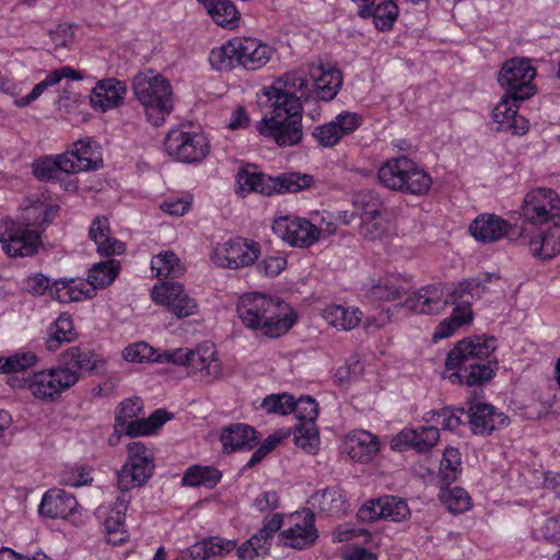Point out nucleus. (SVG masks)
<instances>
[{"instance_id": "1", "label": "nucleus", "mask_w": 560, "mask_h": 560, "mask_svg": "<svg viewBox=\"0 0 560 560\" xmlns=\"http://www.w3.org/2000/svg\"><path fill=\"white\" fill-rule=\"evenodd\" d=\"M494 277L499 278L494 273H485L463 280L446 296L443 284H428L407 298L405 306L416 313L430 315L442 312L447 305H455L450 318L460 327L472 320L471 300L481 299L488 290L487 283Z\"/></svg>"}, {"instance_id": "2", "label": "nucleus", "mask_w": 560, "mask_h": 560, "mask_svg": "<svg viewBox=\"0 0 560 560\" xmlns=\"http://www.w3.org/2000/svg\"><path fill=\"white\" fill-rule=\"evenodd\" d=\"M497 349V339L477 335L458 341L445 360L447 370H456L448 378L452 383L480 386L495 374L498 361L490 357Z\"/></svg>"}, {"instance_id": "3", "label": "nucleus", "mask_w": 560, "mask_h": 560, "mask_svg": "<svg viewBox=\"0 0 560 560\" xmlns=\"http://www.w3.org/2000/svg\"><path fill=\"white\" fill-rule=\"evenodd\" d=\"M59 207L35 201L24 207L18 220L0 222V243L11 257H30L42 245L40 234L56 218Z\"/></svg>"}, {"instance_id": "4", "label": "nucleus", "mask_w": 560, "mask_h": 560, "mask_svg": "<svg viewBox=\"0 0 560 560\" xmlns=\"http://www.w3.org/2000/svg\"><path fill=\"white\" fill-rule=\"evenodd\" d=\"M235 180L238 194L243 197L249 192H259L265 196L295 194L314 184V177L308 174L288 172L273 177L257 171V166L250 164L237 172Z\"/></svg>"}, {"instance_id": "5", "label": "nucleus", "mask_w": 560, "mask_h": 560, "mask_svg": "<svg viewBox=\"0 0 560 560\" xmlns=\"http://www.w3.org/2000/svg\"><path fill=\"white\" fill-rule=\"evenodd\" d=\"M132 92L144 107L148 120L154 126H161L174 108L170 81L154 70L136 74L132 79Z\"/></svg>"}, {"instance_id": "6", "label": "nucleus", "mask_w": 560, "mask_h": 560, "mask_svg": "<svg viewBox=\"0 0 560 560\" xmlns=\"http://www.w3.org/2000/svg\"><path fill=\"white\" fill-rule=\"evenodd\" d=\"M377 176L388 189L415 196L428 194L432 186L431 176L405 155L384 163L380 167Z\"/></svg>"}, {"instance_id": "7", "label": "nucleus", "mask_w": 560, "mask_h": 560, "mask_svg": "<svg viewBox=\"0 0 560 560\" xmlns=\"http://www.w3.org/2000/svg\"><path fill=\"white\" fill-rule=\"evenodd\" d=\"M141 415L143 404L139 397L122 400L115 412V433L118 438L121 434L130 438L153 434L171 418L165 409H156L148 418H139Z\"/></svg>"}, {"instance_id": "8", "label": "nucleus", "mask_w": 560, "mask_h": 560, "mask_svg": "<svg viewBox=\"0 0 560 560\" xmlns=\"http://www.w3.org/2000/svg\"><path fill=\"white\" fill-rule=\"evenodd\" d=\"M265 95L270 107H278V110L285 108L302 113V102H307L312 96L310 81L301 70L284 73L272 86L265 89Z\"/></svg>"}, {"instance_id": "9", "label": "nucleus", "mask_w": 560, "mask_h": 560, "mask_svg": "<svg viewBox=\"0 0 560 560\" xmlns=\"http://www.w3.org/2000/svg\"><path fill=\"white\" fill-rule=\"evenodd\" d=\"M153 452L142 442H131L127 445V460L117 471V486L121 493L142 487L154 471Z\"/></svg>"}, {"instance_id": "10", "label": "nucleus", "mask_w": 560, "mask_h": 560, "mask_svg": "<svg viewBox=\"0 0 560 560\" xmlns=\"http://www.w3.org/2000/svg\"><path fill=\"white\" fill-rule=\"evenodd\" d=\"M269 117H264L257 124L258 132L269 139H272L279 147H291L298 144L303 136L302 132V113L288 110L278 107H270Z\"/></svg>"}, {"instance_id": "11", "label": "nucleus", "mask_w": 560, "mask_h": 560, "mask_svg": "<svg viewBox=\"0 0 560 560\" xmlns=\"http://www.w3.org/2000/svg\"><path fill=\"white\" fill-rule=\"evenodd\" d=\"M535 77L536 69L528 59L512 58L501 67L498 82L506 94L514 95L515 101H525L536 93Z\"/></svg>"}, {"instance_id": "12", "label": "nucleus", "mask_w": 560, "mask_h": 560, "mask_svg": "<svg viewBox=\"0 0 560 560\" xmlns=\"http://www.w3.org/2000/svg\"><path fill=\"white\" fill-rule=\"evenodd\" d=\"M166 153L180 163L201 162L210 152V144L202 132L171 130L164 140Z\"/></svg>"}, {"instance_id": "13", "label": "nucleus", "mask_w": 560, "mask_h": 560, "mask_svg": "<svg viewBox=\"0 0 560 560\" xmlns=\"http://www.w3.org/2000/svg\"><path fill=\"white\" fill-rule=\"evenodd\" d=\"M79 378L78 372L69 368L39 371L28 380L27 388L38 399L55 400L63 390L73 386Z\"/></svg>"}, {"instance_id": "14", "label": "nucleus", "mask_w": 560, "mask_h": 560, "mask_svg": "<svg viewBox=\"0 0 560 560\" xmlns=\"http://www.w3.org/2000/svg\"><path fill=\"white\" fill-rule=\"evenodd\" d=\"M260 255V245L254 241L236 237L215 247L212 260L223 268L238 269L253 265Z\"/></svg>"}, {"instance_id": "15", "label": "nucleus", "mask_w": 560, "mask_h": 560, "mask_svg": "<svg viewBox=\"0 0 560 560\" xmlns=\"http://www.w3.org/2000/svg\"><path fill=\"white\" fill-rule=\"evenodd\" d=\"M560 211V197L550 188H537L528 192L522 205V215L533 224H544Z\"/></svg>"}, {"instance_id": "16", "label": "nucleus", "mask_w": 560, "mask_h": 560, "mask_svg": "<svg viewBox=\"0 0 560 560\" xmlns=\"http://www.w3.org/2000/svg\"><path fill=\"white\" fill-rule=\"evenodd\" d=\"M272 231L293 247L307 248L315 244L320 230L308 220L298 217H280L273 221Z\"/></svg>"}, {"instance_id": "17", "label": "nucleus", "mask_w": 560, "mask_h": 560, "mask_svg": "<svg viewBox=\"0 0 560 560\" xmlns=\"http://www.w3.org/2000/svg\"><path fill=\"white\" fill-rule=\"evenodd\" d=\"M151 295L156 304L166 306L168 312L177 318L188 317L197 313V302L188 296L184 285L178 282L164 281L160 285L155 284Z\"/></svg>"}, {"instance_id": "18", "label": "nucleus", "mask_w": 560, "mask_h": 560, "mask_svg": "<svg viewBox=\"0 0 560 560\" xmlns=\"http://www.w3.org/2000/svg\"><path fill=\"white\" fill-rule=\"evenodd\" d=\"M361 522H374L384 518L392 522H401L410 516L407 501L396 495H383L369 500L357 513Z\"/></svg>"}, {"instance_id": "19", "label": "nucleus", "mask_w": 560, "mask_h": 560, "mask_svg": "<svg viewBox=\"0 0 560 560\" xmlns=\"http://www.w3.org/2000/svg\"><path fill=\"white\" fill-rule=\"evenodd\" d=\"M362 125V117L354 112H341L334 120L315 127L313 138L324 148L335 147L343 137L353 133Z\"/></svg>"}, {"instance_id": "20", "label": "nucleus", "mask_w": 560, "mask_h": 560, "mask_svg": "<svg viewBox=\"0 0 560 560\" xmlns=\"http://www.w3.org/2000/svg\"><path fill=\"white\" fill-rule=\"evenodd\" d=\"M467 423L475 435L488 436L493 431L510 424V418L486 402H470L467 409Z\"/></svg>"}, {"instance_id": "21", "label": "nucleus", "mask_w": 560, "mask_h": 560, "mask_svg": "<svg viewBox=\"0 0 560 560\" xmlns=\"http://www.w3.org/2000/svg\"><path fill=\"white\" fill-rule=\"evenodd\" d=\"M290 521L292 526L279 534L280 542L299 550L311 547L318 537L314 513L311 511L304 515L295 513L290 516Z\"/></svg>"}, {"instance_id": "22", "label": "nucleus", "mask_w": 560, "mask_h": 560, "mask_svg": "<svg viewBox=\"0 0 560 560\" xmlns=\"http://www.w3.org/2000/svg\"><path fill=\"white\" fill-rule=\"evenodd\" d=\"M276 300L260 293H247L240 298L237 314L243 324L250 329H259L262 319L275 311Z\"/></svg>"}, {"instance_id": "23", "label": "nucleus", "mask_w": 560, "mask_h": 560, "mask_svg": "<svg viewBox=\"0 0 560 560\" xmlns=\"http://www.w3.org/2000/svg\"><path fill=\"white\" fill-rule=\"evenodd\" d=\"M308 72L317 97L326 102L334 100L342 85L341 71L319 59L310 66Z\"/></svg>"}, {"instance_id": "24", "label": "nucleus", "mask_w": 560, "mask_h": 560, "mask_svg": "<svg viewBox=\"0 0 560 560\" xmlns=\"http://www.w3.org/2000/svg\"><path fill=\"white\" fill-rule=\"evenodd\" d=\"M187 368L192 372H199L207 383H212L222 376L221 361L219 360L213 343H203L196 350L188 349Z\"/></svg>"}, {"instance_id": "25", "label": "nucleus", "mask_w": 560, "mask_h": 560, "mask_svg": "<svg viewBox=\"0 0 560 560\" xmlns=\"http://www.w3.org/2000/svg\"><path fill=\"white\" fill-rule=\"evenodd\" d=\"M238 66L255 71L265 67L273 52L267 44L253 37H236Z\"/></svg>"}, {"instance_id": "26", "label": "nucleus", "mask_w": 560, "mask_h": 560, "mask_svg": "<svg viewBox=\"0 0 560 560\" xmlns=\"http://www.w3.org/2000/svg\"><path fill=\"white\" fill-rule=\"evenodd\" d=\"M469 231L477 241L491 243L503 237H510L513 233V226L499 215L483 213L471 222Z\"/></svg>"}, {"instance_id": "27", "label": "nucleus", "mask_w": 560, "mask_h": 560, "mask_svg": "<svg viewBox=\"0 0 560 560\" xmlns=\"http://www.w3.org/2000/svg\"><path fill=\"white\" fill-rule=\"evenodd\" d=\"M63 166L68 168V174H74L83 171L96 170L102 164V159L91 140H79L73 143V148L62 154Z\"/></svg>"}, {"instance_id": "28", "label": "nucleus", "mask_w": 560, "mask_h": 560, "mask_svg": "<svg viewBox=\"0 0 560 560\" xmlns=\"http://www.w3.org/2000/svg\"><path fill=\"white\" fill-rule=\"evenodd\" d=\"M440 432L435 427H421L420 429H404L393 438L390 445L394 450L402 451L411 447L417 452L430 451L439 441Z\"/></svg>"}, {"instance_id": "29", "label": "nucleus", "mask_w": 560, "mask_h": 560, "mask_svg": "<svg viewBox=\"0 0 560 560\" xmlns=\"http://www.w3.org/2000/svg\"><path fill=\"white\" fill-rule=\"evenodd\" d=\"M78 509L75 497L63 489L48 490L39 504V514L49 518H66Z\"/></svg>"}, {"instance_id": "30", "label": "nucleus", "mask_w": 560, "mask_h": 560, "mask_svg": "<svg viewBox=\"0 0 560 560\" xmlns=\"http://www.w3.org/2000/svg\"><path fill=\"white\" fill-rule=\"evenodd\" d=\"M235 547V540L209 537L182 551L175 560H207L211 557L224 556L234 550Z\"/></svg>"}, {"instance_id": "31", "label": "nucleus", "mask_w": 560, "mask_h": 560, "mask_svg": "<svg viewBox=\"0 0 560 560\" xmlns=\"http://www.w3.org/2000/svg\"><path fill=\"white\" fill-rule=\"evenodd\" d=\"M220 441L225 453L253 450L258 443L256 430L244 423H233L222 429Z\"/></svg>"}, {"instance_id": "32", "label": "nucleus", "mask_w": 560, "mask_h": 560, "mask_svg": "<svg viewBox=\"0 0 560 560\" xmlns=\"http://www.w3.org/2000/svg\"><path fill=\"white\" fill-rule=\"evenodd\" d=\"M50 296L60 303L78 302L95 296L93 288L82 279L62 278L54 281L50 287Z\"/></svg>"}, {"instance_id": "33", "label": "nucleus", "mask_w": 560, "mask_h": 560, "mask_svg": "<svg viewBox=\"0 0 560 560\" xmlns=\"http://www.w3.org/2000/svg\"><path fill=\"white\" fill-rule=\"evenodd\" d=\"M127 93V86L124 82L116 79H106L100 81L93 89L91 102L95 107L103 112L118 106Z\"/></svg>"}, {"instance_id": "34", "label": "nucleus", "mask_w": 560, "mask_h": 560, "mask_svg": "<svg viewBox=\"0 0 560 560\" xmlns=\"http://www.w3.org/2000/svg\"><path fill=\"white\" fill-rule=\"evenodd\" d=\"M110 229L108 219L97 215L92 221L89 236L97 245V252L103 256L119 255L125 250V244L109 236Z\"/></svg>"}, {"instance_id": "35", "label": "nucleus", "mask_w": 560, "mask_h": 560, "mask_svg": "<svg viewBox=\"0 0 560 560\" xmlns=\"http://www.w3.org/2000/svg\"><path fill=\"white\" fill-rule=\"evenodd\" d=\"M129 503V497L126 493H120L114 506L107 512L104 520V526L107 534L110 536L109 541L119 544L127 540L128 535L125 525L126 511Z\"/></svg>"}, {"instance_id": "36", "label": "nucleus", "mask_w": 560, "mask_h": 560, "mask_svg": "<svg viewBox=\"0 0 560 560\" xmlns=\"http://www.w3.org/2000/svg\"><path fill=\"white\" fill-rule=\"evenodd\" d=\"M398 12V7L393 0L383 1L377 5L374 2L359 5V15L363 19L372 16L375 26L381 31H389L393 27Z\"/></svg>"}, {"instance_id": "37", "label": "nucleus", "mask_w": 560, "mask_h": 560, "mask_svg": "<svg viewBox=\"0 0 560 560\" xmlns=\"http://www.w3.org/2000/svg\"><path fill=\"white\" fill-rule=\"evenodd\" d=\"M529 250L535 257L550 259L560 253V224L556 223L547 232L539 233L528 241Z\"/></svg>"}, {"instance_id": "38", "label": "nucleus", "mask_w": 560, "mask_h": 560, "mask_svg": "<svg viewBox=\"0 0 560 560\" xmlns=\"http://www.w3.org/2000/svg\"><path fill=\"white\" fill-rule=\"evenodd\" d=\"M312 504L327 516H341L347 511V501L338 487L316 492L312 495Z\"/></svg>"}, {"instance_id": "39", "label": "nucleus", "mask_w": 560, "mask_h": 560, "mask_svg": "<svg viewBox=\"0 0 560 560\" xmlns=\"http://www.w3.org/2000/svg\"><path fill=\"white\" fill-rule=\"evenodd\" d=\"M348 454L352 459L368 463L377 454V438L368 431H358L350 436Z\"/></svg>"}, {"instance_id": "40", "label": "nucleus", "mask_w": 560, "mask_h": 560, "mask_svg": "<svg viewBox=\"0 0 560 560\" xmlns=\"http://www.w3.org/2000/svg\"><path fill=\"white\" fill-rule=\"evenodd\" d=\"M212 20L221 26L234 27L238 12L231 0H197Z\"/></svg>"}, {"instance_id": "41", "label": "nucleus", "mask_w": 560, "mask_h": 560, "mask_svg": "<svg viewBox=\"0 0 560 560\" xmlns=\"http://www.w3.org/2000/svg\"><path fill=\"white\" fill-rule=\"evenodd\" d=\"M75 338L72 318L69 314H61L48 328V338L46 340L47 350L54 352L58 350L62 342H70Z\"/></svg>"}, {"instance_id": "42", "label": "nucleus", "mask_w": 560, "mask_h": 560, "mask_svg": "<svg viewBox=\"0 0 560 560\" xmlns=\"http://www.w3.org/2000/svg\"><path fill=\"white\" fill-rule=\"evenodd\" d=\"M467 411L464 408L444 407L440 410H431L424 413L423 420L428 423H439L443 430L454 431L467 423Z\"/></svg>"}, {"instance_id": "43", "label": "nucleus", "mask_w": 560, "mask_h": 560, "mask_svg": "<svg viewBox=\"0 0 560 560\" xmlns=\"http://www.w3.org/2000/svg\"><path fill=\"white\" fill-rule=\"evenodd\" d=\"M96 354L86 347H71L63 353L65 368L72 371H93L98 369Z\"/></svg>"}, {"instance_id": "44", "label": "nucleus", "mask_w": 560, "mask_h": 560, "mask_svg": "<svg viewBox=\"0 0 560 560\" xmlns=\"http://www.w3.org/2000/svg\"><path fill=\"white\" fill-rule=\"evenodd\" d=\"M209 62L218 71H228L238 66L236 37L213 48L209 54Z\"/></svg>"}, {"instance_id": "45", "label": "nucleus", "mask_w": 560, "mask_h": 560, "mask_svg": "<svg viewBox=\"0 0 560 560\" xmlns=\"http://www.w3.org/2000/svg\"><path fill=\"white\" fill-rule=\"evenodd\" d=\"M358 308H347L341 305H330L325 308L324 317L334 327L342 330L353 329L361 320Z\"/></svg>"}, {"instance_id": "46", "label": "nucleus", "mask_w": 560, "mask_h": 560, "mask_svg": "<svg viewBox=\"0 0 560 560\" xmlns=\"http://www.w3.org/2000/svg\"><path fill=\"white\" fill-rule=\"evenodd\" d=\"M118 269L119 264L114 259L93 265L86 280L89 288H93L96 293L97 288L109 285L115 280Z\"/></svg>"}, {"instance_id": "47", "label": "nucleus", "mask_w": 560, "mask_h": 560, "mask_svg": "<svg viewBox=\"0 0 560 560\" xmlns=\"http://www.w3.org/2000/svg\"><path fill=\"white\" fill-rule=\"evenodd\" d=\"M151 268L161 278H178L185 271L179 258L172 250L155 255L151 260Z\"/></svg>"}, {"instance_id": "48", "label": "nucleus", "mask_w": 560, "mask_h": 560, "mask_svg": "<svg viewBox=\"0 0 560 560\" xmlns=\"http://www.w3.org/2000/svg\"><path fill=\"white\" fill-rule=\"evenodd\" d=\"M293 323L294 320L292 318L287 315H281L280 304L276 302L275 311L266 315L259 328L262 329L266 336L273 338L287 332L292 327Z\"/></svg>"}, {"instance_id": "49", "label": "nucleus", "mask_w": 560, "mask_h": 560, "mask_svg": "<svg viewBox=\"0 0 560 560\" xmlns=\"http://www.w3.org/2000/svg\"><path fill=\"white\" fill-rule=\"evenodd\" d=\"M61 172L68 174V168L63 166L62 154L57 155L55 159L45 158L33 164V174L42 182L57 180Z\"/></svg>"}, {"instance_id": "50", "label": "nucleus", "mask_w": 560, "mask_h": 560, "mask_svg": "<svg viewBox=\"0 0 560 560\" xmlns=\"http://www.w3.org/2000/svg\"><path fill=\"white\" fill-rule=\"evenodd\" d=\"M407 291L399 284L397 278L381 279L369 289V298L376 301H394L400 299Z\"/></svg>"}, {"instance_id": "51", "label": "nucleus", "mask_w": 560, "mask_h": 560, "mask_svg": "<svg viewBox=\"0 0 560 560\" xmlns=\"http://www.w3.org/2000/svg\"><path fill=\"white\" fill-rule=\"evenodd\" d=\"M441 502L454 514L466 512L470 506L468 492L460 488H443L439 494Z\"/></svg>"}, {"instance_id": "52", "label": "nucleus", "mask_w": 560, "mask_h": 560, "mask_svg": "<svg viewBox=\"0 0 560 560\" xmlns=\"http://www.w3.org/2000/svg\"><path fill=\"white\" fill-rule=\"evenodd\" d=\"M353 203L363 217L369 219H377L384 207L381 197L369 189H362L355 194Z\"/></svg>"}, {"instance_id": "53", "label": "nucleus", "mask_w": 560, "mask_h": 560, "mask_svg": "<svg viewBox=\"0 0 560 560\" xmlns=\"http://www.w3.org/2000/svg\"><path fill=\"white\" fill-rule=\"evenodd\" d=\"M37 357L31 351L16 352L12 355L0 358V373L10 374L22 372L36 364Z\"/></svg>"}, {"instance_id": "54", "label": "nucleus", "mask_w": 560, "mask_h": 560, "mask_svg": "<svg viewBox=\"0 0 560 560\" xmlns=\"http://www.w3.org/2000/svg\"><path fill=\"white\" fill-rule=\"evenodd\" d=\"M295 444L308 453L317 450L319 436L318 431L313 422L299 423L294 430Z\"/></svg>"}, {"instance_id": "55", "label": "nucleus", "mask_w": 560, "mask_h": 560, "mask_svg": "<svg viewBox=\"0 0 560 560\" xmlns=\"http://www.w3.org/2000/svg\"><path fill=\"white\" fill-rule=\"evenodd\" d=\"M523 101H515L514 95L506 94L501 97L500 102L492 110V119L498 124L497 130L502 128V125L509 122L512 117L517 113V109Z\"/></svg>"}, {"instance_id": "56", "label": "nucleus", "mask_w": 560, "mask_h": 560, "mask_svg": "<svg viewBox=\"0 0 560 560\" xmlns=\"http://www.w3.org/2000/svg\"><path fill=\"white\" fill-rule=\"evenodd\" d=\"M460 468L462 457L459 451L456 447H447L441 460L440 472L442 478L447 482L455 481Z\"/></svg>"}, {"instance_id": "57", "label": "nucleus", "mask_w": 560, "mask_h": 560, "mask_svg": "<svg viewBox=\"0 0 560 560\" xmlns=\"http://www.w3.org/2000/svg\"><path fill=\"white\" fill-rule=\"evenodd\" d=\"M294 405L293 396L282 393V394H271L265 397L261 401V408L265 409L268 413H278L281 416L288 415L292 411V406Z\"/></svg>"}, {"instance_id": "58", "label": "nucleus", "mask_w": 560, "mask_h": 560, "mask_svg": "<svg viewBox=\"0 0 560 560\" xmlns=\"http://www.w3.org/2000/svg\"><path fill=\"white\" fill-rule=\"evenodd\" d=\"M300 423L313 422L318 416V405L316 400L311 396H302L298 400L294 399L292 411Z\"/></svg>"}, {"instance_id": "59", "label": "nucleus", "mask_w": 560, "mask_h": 560, "mask_svg": "<svg viewBox=\"0 0 560 560\" xmlns=\"http://www.w3.org/2000/svg\"><path fill=\"white\" fill-rule=\"evenodd\" d=\"M125 360L129 362L153 361L155 359V350L147 342H136L125 348L122 352Z\"/></svg>"}, {"instance_id": "60", "label": "nucleus", "mask_w": 560, "mask_h": 560, "mask_svg": "<svg viewBox=\"0 0 560 560\" xmlns=\"http://www.w3.org/2000/svg\"><path fill=\"white\" fill-rule=\"evenodd\" d=\"M537 534L547 541L560 542V515L547 518L537 529Z\"/></svg>"}, {"instance_id": "61", "label": "nucleus", "mask_w": 560, "mask_h": 560, "mask_svg": "<svg viewBox=\"0 0 560 560\" xmlns=\"http://www.w3.org/2000/svg\"><path fill=\"white\" fill-rule=\"evenodd\" d=\"M285 267L287 259L280 256L267 257L257 265L258 271L268 277L278 276Z\"/></svg>"}, {"instance_id": "62", "label": "nucleus", "mask_w": 560, "mask_h": 560, "mask_svg": "<svg viewBox=\"0 0 560 560\" xmlns=\"http://www.w3.org/2000/svg\"><path fill=\"white\" fill-rule=\"evenodd\" d=\"M52 283H50V280L48 277H46L43 273H36L33 276H30L25 280V290L31 293L34 296H40L45 294L47 290L50 291V287Z\"/></svg>"}, {"instance_id": "63", "label": "nucleus", "mask_w": 560, "mask_h": 560, "mask_svg": "<svg viewBox=\"0 0 560 560\" xmlns=\"http://www.w3.org/2000/svg\"><path fill=\"white\" fill-rule=\"evenodd\" d=\"M188 349L178 348L173 350H164L156 354L154 362L158 363H172L175 365H186L189 358H187Z\"/></svg>"}, {"instance_id": "64", "label": "nucleus", "mask_w": 560, "mask_h": 560, "mask_svg": "<svg viewBox=\"0 0 560 560\" xmlns=\"http://www.w3.org/2000/svg\"><path fill=\"white\" fill-rule=\"evenodd\" d=\"M49 35L55 44V48L66 47L73 39V25L60 24L56 30L50 31Z\"/></svg>"}]
</instances>
